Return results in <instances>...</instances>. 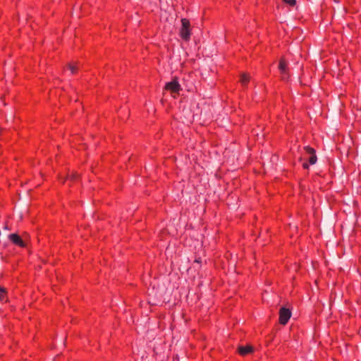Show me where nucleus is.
<instances>
[{"instance_id":"1","label":"nucleus","mask_w":361,"mask_h":361,"mask_svg":"<svg viewBox=\"0 0 361 361\" xmlns=\"http://www.w3.org/2000/svg\"><path fill=\"white\" fill-rule=\"evenodd\" d=\"M190 22L188 19H181V28L180 30V36L185 41H188L190 38Z\"/></svg>"},{"instance_id":"2","label":"nucleus","mask_w":361,"mask_h":361,"mask_svg":"<svg viewBox=\"0 0 361 361\" xmlns=\"http://www.w3.org/2000/svg\"><path fill=\"white\" fill-rule=\"evenodd\" d=\"M165 88L166 90L171 91L172 93H178L181 90L180 85L176 78L167 82Z\"/></svg>"},{"instance_id":"3","label":"nucleus","mask_w":361,"mask_h":361,"mask_svg":"<svg viewBox=\"0 0 361 361\" xmlns=\"http://www.w3.org/2000/svg\"><path fill=\"white\" fill-rule=\"evenodd\" d=\"M291 313L288 309L282 307L279 312V322L281 324L285 325L290 318Z\"/></svg>"},{"instance_id":"4","label":"nucleus","mask_w":361,"mask_h":361,"mask_svg":"<svg viewBox=\"0 0 361 361\" xmlns=\"http://www.w3.org/2000/svg\"><path fill=\"white\" fill-rule=\"evenodd\" d=\"M304 149H305L307 155L309 156L308 160H309L310 164H311V165L314 164L317 160V156L315 154V150L310 146H305L304 147Z\"/></svg>"},{"instance_id":"5","label":"nucleus","mask_w":361,"mask_h":361,"mask_svg":"<svg viewBox=\"0 0 361 361\" xmlns=\"http://www.w3.org/2000/svg\"><path fill=\"white\" fill-rule=\"evenodd\" d=\"M8 238L9 240L15 245L22 247H25V243L18 235L16 233H12L9 235Z\"/></svg>"},{"instance_id":"6","label":"nucleus","mask_w":361,"mask_h":361,"mask_svg":"<svg viewBox=\"0 0 361 361\" xmlns=\"http://www.w3.org/2000/svg\"><path fill=\"white\" fill-rule=\"evenodd\" d=\"M279 68L281 72L282 79L283 80L288 79V75L286 73L287 64H286V62L283 59H281L279 64Z\"/></svg>"},{"instance_id":"7","label":"nucleus","mask_w":361,"mask_h":361,"mask_svg":"<svg viewBox=\"0 0 361 361\" xmlns=\"http://www.w3.org/2000/svg\"><path fill=\"white\" fill-rule=\"evenodd\" d=\"M252 351V348L251 346H240L238 348V352L242 355H247Z\"/></svg>"},{"instance_id":"8","label":"nucleus","mask_w":361,"mask_h":361,"mask_svg":"<svg viewBox=\"0 0 361 361\" xmlns=\"http://www.w3.org/2000/svg\"><path fill=\"white\" fill-rule=\"evenodd\" d=\"M250 81V77L248 75L243 73L240 77V82L243 86H246L248 82Z\"/></svg>"},{"instance_id":"9","label":"nucleus","mask_w":361,"mask_h":361,"mask_svg":"<svg viewBox=\"0 0 361 361\" xmlns=\"http://www.w3.org/2000/svg\"><path fill=\"white\" fill-rule=\"evenodd\" d=\"M68 68L70 71L71 74H75L76 73L78 68H77L76 65L70 63L68 66Z\"/></svg>"},{"instance_id":"10","label":"nucleus","mask_w":361,"mask_h":361,"mask_svg":"<svg viewBox=\"0 0 361 361\" xmlns=\"http://www.w3.org/2000/svg\"><path fill=\"white\" fill-rule=\"evenodd\" d=\"M5 293H6L5 289L3 288H0V300H2L4 298Z\"/></svg>"},{"instance_id":"11","label":"nucleus","mask_w":361,"mask_h":361,"mask_svg":"<svg viewBox=\"0 0 361 361\" xmlns=\"http://www.w3.org/2000/svg\"><path fill=\"white\" fill-rule=\"evenodd\" d=\"M283 1L290 6H294L296 3L295 0H283Z\"/></svg>"},{"instance_id":"12","label":"nucleus","mask_w":361,"mask_h":361,"mask_svg":"<svg viewBox=\"0 0 361 361\" xmlns=\"http://www.w3.org/2000/svg\"><path fill=\"white\" fill-rule=\"evenodd\" d=\"M302 166L304 169H308L309 168V164L307 163H303L302 164Z\"/></svg>"}]
</instances>
